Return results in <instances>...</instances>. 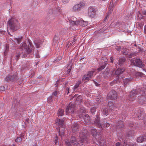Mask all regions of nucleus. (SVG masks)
Listing matches in <instances>:
<instances>
[{"mask_svg": "<svg viewBox=\"0 0 146 146\" xmlns=\"http://www.w3.org/2000/svg\"><path fill=\"white\" fill-rule=\"evenodd\" d=\"M19 23L17 19L14 18L11 19L8 22V28H10L13 32L19 29L20 28Z\"/></svg>", "mask_w": 146, "mask_h": 146, "instance_id": "f257e3e1", "label": "nucleus"}, {"mask_svg": "<svg viewBox=\"0 0 146 146\" xmlns=\"http://www.w3.org/2000/svg\"><path fill=\"white\" fill-rule=\"evenodd\" d=\"M19 50V51L21 50L22 52L24 53L21 55L22 57L23 58L26 57L28 54H31L32 52V50L29 47H27V45L25 43H23Z\"/></svg>", "mask_w": 146, "mask_h": 146, "instance_id": "f03ea898", "label": "nucleus"}, {"mask_svg": "<svg viewBox=\"0 0 146 146\" xmlns=\"http://www.w3.org/2000/svg\"><path fill=\"white\" fill-rule=\"evenodd\" d=\"M88 133L86 129H83L80 133V142L82 143L86 141V143L89 141L88 138Z\"/></svg>", "mask_w": 146, "mask_h": 146, "instance_id": "7ed1b4c3", "label": "nucleus"}, {"mask_svg": "<svg viewBox=\"0 0 146 146\" xmlns=\"http://www.w3.org/2000/svg\"><path fill=\"white\" fill-rule=\"evenodd\" d=\"M141 91L140 89H134L131 90L130 93L129 95V99L130 101H133L136 98V96L139 94V93H141Z\"/></svg>", "mask_w": 146, "mask_h": 146, "instance_id": "20e7f679", "label": "nucleus"}, {"mask_svg": "<svg viewBox=\"0 0 146 146\" xmlns=\"http://www.w3.org/2000/svg\"><path fill=\"white\" fill-rule=\"evenodd\" d=\"M65 143L68 146H73V145L78 144V143L76 138L73 136L71 137L70 140H65Z\"/></svg>", "mask_w": 146, "mask_h": 146, "instance_id": "39448f33", "label": "nucleus"}, {"mask_svg": "<svg viewBox=\"0 0 146 146\" xmlns=\"http://www.w3.org/2000/svg\"><path fill=\"white\" fill-rule=\"evenodd\" d=\"M131 64L139 67H142L145 66V65L142 64V61L139 59H136L135 60H131Z\"/></svg>", "mask_w": 146, "mask_h": 146, "instance_id": "423d86ee", "label": "nucleus"}, {"mask_svg": "<svg viewBox=\"0 0 146 146\" xmlns=\"http://www.w3.org/2000/svg\"><path fill=\"white\" fill-rule=\"evenodd\" d=\"M75 106L72 103H70L67 106L66 110V114L69 113H73L74 111Z\"/></svg>", "mask_w": 146, "mask_h": 146, "instance_id": "0eeeda50", "label": "nucleus"}, {"mask_svg": "<svg viewBox=\"0 0 146 146\" xmlns=\"http://www.w3.org/2000/svg\"><path fill=\"white\" fill-rule=\"evenodd\" d=\"M94 72V71H91L88 72L87 74L84 75L82 78L83 81L87 82L90 78L92 77Z\"/></svg>", "mask_w": 146, "mask_h": 146, "instance_id": "6e6552de", "label": "nucleus"}, {"mask_svg": "<svg viewBox=\"0 0 146 146\" xmlns=\"http://www.w3.org/2000/svg\"><path fill=\"white\" fill-rule=\"evenodd\" d=\"M116 92L114 90L111 91L107 96V98L110 100H115L117 98Z\"/></svg>", "mask_w": 146, "mask_h": 146, "instance_id": "1a4fd4ad", "label": "nucleus"}, {"mask_svg": "<svg viewBox=\"0 0 146 146\" xmlns=\"http://www.w3.org/2000/svg\"><path fill=\"white\" fill-rule=\"evenodd\" d=\"M18 76L16 74L8 76L5 78L6 81H11L12 82L16 81H17Z\"/></svg>", "mask_w": 146, "mask_h": 146, "instance_id": "9d476101", "label": "nucleus"}, {"mask_svg": "<svg viewBox=\"0 0 146 146\" xmlns=\"http://www.w3.org/2000/svg\"><path fill=\"white\" fill-rule=\"evenodd\" d=\"M81 127L79 123H74L72 126V131L73 133H75L79 130Z\"/></svg>", "mask_w": 146, "mask_h": 146, "instance_id": "9b49d317", "label": "nucleus"}, {"mask_svg": "<svg viewBox=\"0 0 146 146\" xmlns=\"http://www.w3.org/2000/svg\"><path fill=\"white\" fill-rule=\"evenodd\" d=\"M88 14L89 17H94L96 13V11L92 7H90L88 9Z\"/></svg>", "mask_w": 146, "mask_h": 146, "instance_id": "f8f14e48", "label": "nucleus"}, {"mask_svg": "<svg viewBox=\"0 0 146 146\" xmlns=\"http://www.w3.org/2000/svg\"><path fill=\"white\" fill-rule=\"evenodd\" d=\"M138 102L141 104H143L146 103V98L145 96L141 95L138 97Z\"/></svg>", "mask_w": 146, "mask_h": 146, "instance_id": "ddd939ff", "label": "nucleus"}, {"mask_svg": "<svg viewBox=\"0 0 146 146\" xmlns=\"http://www.w3.org/2000/svg\"><path fill=\"white\" fill-rule=\"evenodd\" d=\"M95 124L99 128H102V125L100 122V117L98 115H96L94 121Z\"/></svg>", "mask_w": 146, "mask_h": 146, "instance_id": "4468645a", "label": "nucleus"}, {"mask_svg": "<svg viewBox=\"0 0 146 146\" xmlns=\"http://www.w3.org/2000/svg\"><path fill=\"white\" fill-rule=\"evenodd\" d=\"M56 124L61 128H63L64 126V121L63 119L57 118Z\"/></svg>", "mask_w": 146, "mask_h": 146, "instance_id": "2eb2a0df", "label": "nucleus"}, {"mask_svg": "<svg viewBox=\"0 0 146 146\" xmlns=\"http://www.w3.org/2000/svg\"><path fill=\"white\" fill-rule=\"evenodd\" d=\"M134 115L135 116H137V117L139 119H143V113L140 110H138L134 113Z\"/></svg>", "mask_w": 146, "mask_h": 146, "instance_id": "dca6fc26", "label": "nucleus"}, {"mask_svg": "<svg viewBox=\"0 0 146 146\" xmlns=\"http://www.w3.org/2000/svg\"><path fill=\"white\" fill-rule=\"evenodd\" d=\"M84 5V4L83 3H81L79 4L76 5L74 7L73 9L75 11H80Z\"/></svg>", "mask_w": 146, "mask_h": 146, "instance_id": "f3484780", "label": "nucleus"}, {"mask_svg": "<svg viewBox=\"0 0 146 146\" xmlns=\"http://www.w3.org/2000/svg\"><path fill=\"white\" fill-rule=\"evenodd\" d=\"M146 141V133L144 135L141 136L137 137V141L139 143H142Z\"/></svg>", "mask_w": 146, "mask_h": 146, "instance_id": "a211bd4d", "label": "nucleus"}, {"mask_svg": "<svg viewBox=\"0 0 146 146\" xmlns=\"http://www.w3.org/2000/svg\"><path fill=\"white\" fill-rule=\"evenodd\" d=\"M78 25H79L81 26L84 27L87 26L88 24L86 21H84L83 20H80L78 21L77 22H75Z\"/></svg>", "mask_w": 146, "mask_h": 146, "instance_id": "6ab92c4d", "label": "nucleus"}, {"mask_svg": "<svg viewBox=\"0 0 146 146\" xmlns=\"http://www.w3.org/2000/svg\"><path fill=\"white\" fill-rule=\"evenodd\" d=\"M91 132L92 135L95 137L96 138H97V136L100 134V133L98 132L96 129L92 128L91 129Z\"/></svg>", "mask_w": 146, "mask_h": 146, "instance_id": "aec40b11", "label": "nucleus"}, {"mask_svg": "<svg viewBox=\"0 0 146 146\" xmlns=\"http://www.w3.org/2000/svg\"><path fill=\"white\" fill-rule=\"evenodd\" d=\"M96 139H98V141L99 143H104L105 141L104 137L102 136L100 134L97 136V138Z\"/></svg>", "mask_w": 146, "mask_h": 146, "instance_id": "412c9836", "label": "nucleus"}, {"mask_svg": "<svg viewBox=\"0 0 146 146\" xmlns=\"http://www.w3.org/2000/svg\"><path fill=\"white\" fill-rule=\"evenodd\" d=\"M125 70L123 68H118L116 70L115 72L116 76H119L122 74Z\"/></svg>", "mask_w": 146, "mask_h": 146, "instance_id": "4be33fe9", "label": "nucleus"}, {"mask_svg": "<svg viewBox=\"0 0 146 146\" xmlns=\"http://www.w3.org/2000/svg\"><path fill=\"white\" fill-rule=\"evenodd\" d=\"M114 6V4L113 3V0H111L110 3L109 5V7L108 9L109 10V13H110L113 10V8Z\"/></svg>", "mask_w": 146, "mask_h": 146, "instance_id": "5701e85b", "label": "nucleus"}, {"mask_svg": "<svg viewBox=\"0 0 146 146\" xmlns=\"http://www.w3.org/2000/svg\"><path fill=\"white\" fill-rule=\"evenodd\" d=\"M23 53H24L21 50L19 51V50H18L17 52L16 53V55L15 56V58L16 59V61L18 60L20 57V56L21 55V54L22 55Z\"/></svg>", "mask_w": 146, "mask_h": 146, "instance_id": "b1692460", "label": "nucleus"}, {"mask_svg": "<svg viewBox=\"0 0 146 146\" xmlns=\"http://www.w3.org/2000/svg\"><path fill=\"white\" fill-rule=\"evenodd\" d=\"M126 60V59L124 57L119 58L118 60V64L120 66H121L124 64Z\"/></svg>", "mask_w": 146, "mask_h": 146, "instance_id": "393cba45", "label": "nucleus"}, {"mask_svg": "<svg viewBox=\"0 0 146 146\" xmlns=\"http://www.w3.org/2000/svg\"><path fill=\"white\" fill-rule=\"evenodd\" d=\"M84 120L85 123H88L90 121V117L88 114L84 115L83 116Z\"/></svg>", "mask_w": 146, "mask_h": 146, "instance_id": "a878e982", "label": "nucleus"}, {"mask_svg": "<svg viewBox=\"0 0 146 146\" xmlns=\"http://www.w3.org/2000/svg\"><path fill=\"white\" fill-rule=\"evenodd\" d=\"M124 127V124L123 121H120L116 124V127L117 128H123Z\"/></svg>", "mask_w": 146, "mask_h": 146, "instance_id": "bb28decb", "label": "nucleus"}, {"mask_svg": "<svg viewBox=\"0 0 146 146\" xmlns=\"http://www.w3.org/2000/svg\"><path fill=\"white\" fill-rule=\"evenodd\" d=\"M102 113L103 114L106 116H107L109 112V110H108V109L106 108H104L102 109Z\"/></svg>", "mask_w": 146, "mask_h": 146, "instance_id": "cd10ccee", "label": "nucleus"}, {"mask_svg": "<svg viewBox=\"0 0 146 146\" xmlns=\"http://www.w3.org/2000/svg\"><path fill=\"white\" fill-rule=\"evenodd\" d=\"M108 107L110 109L109 110H112L114 108H115L114 105L112 102H110L108 103Z\"/></svg>", "mask_w": 146, "mask_h": 146, "instance_id": "c85d7f7f", "label": "nucleus"}, {"mask_svg": "<svg viewBox=\"0 0 146 146\" xmlns=\"http://www.w3.org/2000/svg\"><path fill=\"white\" fill-rule=\"evenodd\" d=\"M64 110L62 109H60L58 112V117L64 115Z\"/></svg>", "mask_w": 146, "mask_h": 146, "instance_id": "c756f323", "label": "nucleus"}, {"mask_svg": "<svg viewBox=\"0 0 146 146\" xmlns=\"http://www.w3.org/2000/svg\"><path fill=\"white\" fill-rule=\"evenodd\" d=\"M109 70L108 69H106L103 73V76L104 77H108L109 75Z\"/></svg>", "mask_w": 146, "mask_h": 146, "instance_id": "7c9ffc66", "label": "nucleus"}, {"mask_svg": "<svg viewBox=\"0 0 146 146\" xmlns=\"http://www.w3.org/2000/svg\"><path fill=\"white\" fill-rule=\"evenodd\" d=\"M22 38V37H20L19 38H14V39L15 42H17V43L19 44L21 42Z\"/></svg>", "mask_w": 146, "mask_h": 146, "instance_id": "2f4dec72", "label": "nucleus"}, {"mask_svg": "<svg viewBox=\"0 0 146 146\" xmlns=\"http://www.w3.org/2000/svg\"><path fill=\"white\" fill-rule=\"evenodd\" d=\"M106 63L102 65L100 67L98 68L97 70L99 71H101V70L104 69L105 67L106 66Z\"/></svg>", "mask_w": 146, "mask_h": 146, "instance_id": "473e14b6", "label": "nucleus"}, {"mask_svg": "<svg viewBox=\"0 0 146 146\" xmlns=\"http://www.w3.org/2000/svg\"><path fill=\"white\" fill-rule=\"evenodd\" d=\"M143 75V74L141 72H137L135 73V76H140L142 77Z\"/></svg>", "mask_w": 146, "mask_h": 146, "instance_id": "72a5a7b5", "label": "nucleus"}, {"mask_svg": "<svg viewBox=\"0 0 146 146\" xmlns=\"http://www.w3.org/2000/svg\"><path fill=\"white\" fill-rule=\"evenodd\" d=\"M72 67V65L71 64L70 65V64L67 67V68L68 69L67 70V74H68L70 73V72L71 70Z\"/></svg>", "mask_w": 146, "mask_h": 146, "instance_id": "f704fd0d", "label": "nucleus"}, {"mask_svg": "<svg viewBox=\"0 0 146 146\" xmlns=\"http://www.w3.org/2000/svg\"><path fill=\"white\" fill-rule=\"evenodd\" d=\"M131 80V79L130 78H126L123 81L124 83L125 84H127Z\"/></svg>", "mask_w": 146, "mask_h": 146, "instance_id": "c9c22d12", "label": "nucleus"}, {"mask_svg": "<svg viewBox=\"0 0 146 146\" xmlns=\"http://www.w3.org/2000/svg\"><path fill=\"white\" fill-rule=\"evenodd\" d=\"M35 43L37 48H38L40 46V45L41 43L40 42H37L36 41H35Z\"/></svg>", "mask_w": 146, "mask_h": 146, "instance_id": "e433bc0d", "label": "nucleus"}, {"mask_svg": "<svg viewBox=\"0 0 146 146\" xmlns=\"http://www.w3.org/2000/svg\"><path fill=\"white\" fill-rule=\"evenodd\" d=\"M96 108L95 107H92L91 108V112L92 114H94L95 112Z\"/></svg>", "mask_w": 146, "mask_h": 146, "instance_id": "4c0bfd02", "label": "nucleus"}, {"mask_svg": "<svg viewBox=\"0 0 146 146\" xmlns=\"http://www.w3.org/2000/svg\"><path fill=\"white\" fill-rule=\"evenodd\" d=\"M80 84H81L80 81H78L74 86V90H75V89H76L79 86Z\"/></svg>", "mask_w": 146, "mask_h": 146, "instance_id": "58836bf2", "label": "nucleus"}, {"mask_svg": "<svg viewBox=\"0 0 146 146\" xmlns=\"http://www.w3.org/2000/svg\"><path fill=\"white\" fill-rule=\"evenodd\" d=\"M58 40V35H55L54 40V41H55L56 42H57Z\"/></svg>", "mask_w": 146, "mask_h": 146, "instance_id": "ea45409f", "label": "nucleus"}, {"mask_svg": "<svg viewBox=\"0 0 146 146\" xmlns=\"http://www.w3.org/2000/svg\"><path fill=\"white\" fill-rule=\"evenodd\" d=\"M22 141V139L20 138L19 137H17L16 139H15V141L16 142L19 143L21 141Z\"/></svg>", "mask_w": 146, "mask_h": 146, "instance_id": "a19ab883", "label": "nucleus"}, {"mask_svg": "<svg viewBox=\"0 0 146 146\" xmlns=\"http://www.w3.org/2000/svg\"><path fill=\"white\" fill-rule=\"evenodd\" d=\"M116 80V83L117 82H119L120 80H119V76H116V79H115Z\"/></svg>", "mask_w": 146, "mask_h": 146, "instance_id": "79ce46f5", "label": "nucleus"}, {"mask_svg": "<svg viewBox=\"0 0 146 146\" xmlns=\"http://www.w3.org/2000/svg\"><path fill=\"white\" fill-rule=\"evenodd\" d=\"M77 21H71L70 22V23H71V24H72V25H78V24H76V23H75V22H77Z\"/></svg>", "mask_w": 146, "mask_h": 146, "instance_id": "37998d69", "label": "nucleus"}, {"mask_svg": "<svg viewBox=\"0 0 146 146\" xmlns=\"http://www.w3.org/2000/svg\"><path fill=\"white\" fill-rule=\"evenodd\" d=\"M18 80V83L19 84H21L22 83L23 80H22L21 78H18L17 80Z\"/></svg>", "mask_w": 146, "mask_h": 146, "instance_id": "c03bdc74", "label": "nucleus"}, {"mask_svg": "<svg viewBox=\"0 0 146 146\" xmlns=\"http://www.w3.org/2000/svg\"><path fill=\"white\" fill-rule=\"evenodd\" d=\"M61 58L60 57H58V58H57L56 60H55L54 62L55 63H56V62L59 61L61 59Z\"/></svg>", "mask_w": 146, "mask_h": 146, "instance_id": "a18cd8bd", "label": "nucleus"}, {"mask_svg": "<svg viewBox=\"0 0 146 146\" xmlns=\"http://www.w3.org/2000/svg\"><path fill=\"white\" fill-rule=\"evenodd\" d=\"M53 10L52 9H50L49 10L48 13L49 14H51L53 13Z\"/></svg>", "mask_w": 146, "mask_h": 146, "instance_id": "49530a36", "label": "nucleus"}, {"mask_svg": "<svg viewBox=\"0 0 146 146\" xmlns=\"http://www.w3.org/2000/svg\"><path fill=\"white\" fill-rule=\"evenodd\" d=\"M134 55H135V53H132L129 54L128 55V56L129 58H131Z\"/></svg>", "mask_w": 146, "mask_h": 146, "instance_id": "de8ad7c7", "label": "nucleus"}, {"mask_svg": "<svg viewBox=\"0 0 146 146\" xmlns=\"http://www.w3.org/2000/svg\"><path fill=\"white\" fill-rule=\"evenodd\" d=\"M110 124H109V123H106L104 125V127H108L110 126Z\"/></svg>", "mask_w": 146, "mask_h": 146, "instance_id": "09e8293b", "label": "nucleus"}, {"mask_svg": "<svg viewBox=\"0 0 146 146\" xmlns=\"http://www.w3.org/2000/svg\"><path fill=\"white\" fill-rule=\"evenodd\" d=\"M115 83H116V80H114L113 82H111L110 83V84L111 86Z\"/></svg>", "mask_w": 146, "mask_h": 146, "instance_id": "8fccbe9b", "label": "nucleus"}, {"mask_svg": "<svg viewBox=\"0 0 146 146\" xmlns=\"http://www.w3.org/2000/svg\"><path fill=\"white\" fill-rule=\"evenodd\" d=\"M4 87L3 86H1L0 87V91H3L4 90Z\"/></svg>", "mask_w": 146, "mask_h": 146, "instance_id": "3c124183", "label": "nucleus"}, {"mask_svg": "<svg viewBox=\"0 0 146 146\" xmlns=\"http://www.w3.org/2000/svg\"><path fill=\"white\" fill-rule=\"evenodd\" d=\"M52 99V96L49 97L48 98V101L49 102H50L51 101Z\"/></svg>", "mask_w": 146, "mask_h": 146, "instance_id": "603ef678", "label": "nucleus"}, {"mask_svg": "<svg viewBox=\"0 0 146 146\" xmlns=\"http://www.w3.org/2000/svg\"><path fill=\"white\" fill-rule=\"evenodd\" d=\"M57 92L56 91H55L52 94V96L54 95V96H56L57 95Z\"/></svg>", "mask_w": 146, "mask_h": 146, "instance_id": "864d4df0", "label": "nucleus"}, {"mask_svg": "<svg viewBox=\"0 0 146 146\" xmlns=\"http://www.w3.org/2000/svg\"><path fill=\"white\" fill-rule=\"evenodd\" d=\"M63 2L64 3H68L69 0H62Z\"/></svg>", "mask_w": 146, "mask_h": 146, "instance_id": "5fc2aeb1", "label": "nucleus"}, {"mask_svg": "<svg viewBox=\"0 0 146 146\" xmlns=\"http://www.w3.org/2000/svg\"><path fill=\"white\" fill-rule=\"evenodd\" d=\"M115 48L117 51H119L121 49V47L120 46H117Z\"/></svg>", "mask_w": 146, "mask_h": 146, "instance_id": "6e6d98bb", "label": "nucleus"}, {"mask_svg": "<svg viewBox=\"0 0 146 146\" xmlns=\"http://www.w3.org/2000/svg\"><path fill=\"white\" fill-rule=\"evenodd\" d=\"M111 62V63H113V56H111L110 58Z\"/></svg>", "mask_w": 146, "mask_h": 146, "instance_id": "4d7b16f0", "label": "nucleus"}, {"mask_svg": "<svg viewBox=\"0 0 146 146\" xmlns=\"http://www.w3.org/2000/svg\"><path fill=\"white\" fill-rule=\"evenodd\" d=\"M129 126L130 127H133V126H134V124L133 123H130L129 124Z\"/></svg>", "mask_w": 146, "mask_h": 146, "instance_id": "13d9d810", "label": "nucleus"}, {"mask_svg": "<svg viewBox=\"0 0 146 146\" xmlns=\"http://www.w3.org/2000/svg\"><path fill=\"white\" fill-rule=\"evenodd\" d=\"M94 83H95V85L96 86H99V84L98 83H97L95 81H94Z\"/></svg>", "mask_w": 146, "mask_h": 146, "instance_id": "bf43d9fd", "label": "nucleus"}, {"mask_svg": "<svg viewBox=\"0 0 146 146\" xmlns=\"http://www.w3.org/2000/svg\"><path fill=\"white\" fill-rule=\"evenodd\" d=\"M108 15H107L105 17L104 19V21H106V20L107 19V17H108Z\"/></svg>", "mask_w": 146, "mask_h": 146, "instance_id": "052dcab7", "label": "nucleus"}, {"mask_svg": "<svg viewBox=\"0 0 146 146\" xmlns=\"http://www.w3.org/2000/svg\"><path fill=\"white\" fill-rule=\"evenodd\" d=\"M143 14L146 15V10H144L143 11Z\"/></svg>", "mask_w": 146, "mask_h": 146, "instance_id": "680f3d73", "label": "nucleus"}, {"mask_svg": "<svg viewBox=\"0 0 146 146\" xmlns=\"http://www.w3.org/2000/svg\"><path fill=\"white\" fill-rule=\"evenodd\" d=\"M116 146H120V143L118 142L116 143Z\"/></svg>", "mask_w": 146, "mask_h": 146, "instance_id": "e2e57ef3", "label": "nucleus"}, {"mask_svg": "<svg viewBox=\"0 0 146 146\" xmlns=\"http://www.w3.org/2000/svg\"><path fill=\"white\" fill-rule=\"evenodd\" d=\"M104 59H105L106 60H107L106 59V57H103L102 58V60H104ZM105 62H106L107 61H106L105 60Z\"/></svg>", "mask_w": 146, "mask_h": 146, "instance_id": "0e129e2a", "label": "nucleus"}, {"mask_svg": "<svg viewBox=\"0 0 146 146\" xmlns=\"http://www.w3.org/2000/svg\"><path fill=\"white\" fill-rule=\"evenodd\" d=\"M22 140L24 138V135H22L19 137Z\"/></svg>", "mask_w": 146, "mask_h": 146, "instance_id": "69168bd1", "label": "nucleus"}, {"mask_svg": "<svg viewBox=\"0 0 146 146\" xmlns=\"http://www.w3.org/2000/svg\"><path fill=\"white\" fill-rule=\"evenodd\" d=\"M66 90L68 91V92L67 93V94H68L69 93V88H67L66 89Z\"/></svg>", "mask_w": 146, "mask_h": 146, "instance_id": "338daca9", "label": "nucleus"}, {"mask_svg": "<svg viewBox=\"0 0 146 146\" xmlns=\"http://www.w3.org/2000/svg\"><path fill=\"white\" fill-rule=\"evenodd\" d=\"M144 94L146 96V89H145L144 91Z\"/></svg>", "mask_w": 146, "mask_h": 146, "instance_id": "774afa93", "label": "nucleus"}]
</instances>
